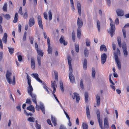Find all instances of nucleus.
I'll use <instances>...</instances> for the list:
<instances>
[{"mask_svg":"<svg viewBox=\"0 0 129 129\" xmlns=\"http://www.w3.org/2000/svg\"><path fill=\"white\" fill-rule=\"evenodd\" d=\"M122 48L124 55L125 57H126L128 53L126 50V46L125 43L124 42L123 43Z\"/></svg>","mask_w":129,"mask_h":129,"instance_id":"6e6552de","label":"nucleus"},{"mask_svg":"<svg viewBox=\"0 0 129 129\" xmlns=\"http://www.w3.org/2000/svg\"><path fill=\"white\" fill-rule=\"evenodd\" d=\"M51 120L52 123L55 126H56L57 125L56 119L54 117H51Z\"/></svg>","mask_w":129,"mask_h":129,"instance_id":"c756f323","label":"nucleus"},{"mask_svg":"<svg viewBox=\"0 0 129 129\" xmlns=\"http://www.w3.org/2000/svg\"><path fill=\"white\" fill-rule=\"evenodd\" d=\"M97 23V27L98 31L100 32V23L99 20H98Z\"/></svg>","mask_w":129,"mask_h":129,"instance_id":"4c0bfd02","label":"nucleus"},{"mask_svg":"<svg viewBox=\"0 0 129 129\" xmlns=\"http://www.w3.org/2000/svg\"><path fill=\"white\" fill-rule=\"evenodd\" d=\"M117 15L119 16H122L123 15L124 13L123 11L120 9H117L116 11Z\"/></svg>","mask_w":129,"mask_h":129,"instance_id":"4468645a","label":"nucleus"},{"mask_svg":"<svg viewBox=\"0 0 129 129\" xmlns=\"http://www.w3.org/2000/svg\"><path fill=\"white\" fill-rule=\"evenodd\" d=\"M96 105L97 106L99 107V106L100 104L101 98L100 96L98 94L96 96Z\"/></svg>","mask_w":129,"mask_h":129,"instance_id":"f3484780","label":"nucleus"},{"mask_svg":"<svg viewBox=\"0 0 129 129\" xmlns=\"http://www.w3.org/2000/svg\"><path fill=\"white\" fill-rule=\"evenodd\" d=\"M87 60L85 58L84 60L83 63V68L84 70L87 69Z\"/></svg>","mask_w":129,"mask_h":129,"instance_id":"c85d7f7f","label":"nucleus"},{"mask_svg":"<svg viewBox=\"0 0 129 129\" xmlns=\"http://www.w3.org/2000/svg\"><path fill=\"white\" fill-rule=\"evenodd\" d=\"M38 23L40 28L43 29V27L42 24V22L41 16L38 15Z\"/></svg>","mask_w":129,"mask_h":129,"instance_id":"1a4fd4ad","label":"nucleus"},{"mask_svg":"<svg viewBox=\"0 0 129 129\" xmlns=\"http://www.w3.org/2000/svg\"><path fill=\"white\" fill-rule=\"evenodd\" d=\"M37 58L38 64L39 66H40L41 65V57L40 56H38Z\"/></svg>","mask_w":129,"mask_h":129,"instance_id":"09e8293b","label":"nucleus"},{"mask_svg":"<svg viewBox=\"0 0 129 129\" xmlns=\"http://www.w3.org/2000/svg\"><path fill=\"white\" fill-rule=\"evenodd\" d=\"M95 71L94 68H92V76L93 78H94L95 77Z\"/></svg>","mask_w":129,"mask_h":129,"instance_id":"79ce46f5","label":"nucleus"},{"mask_svg":"<svg viewBox=\"0 0 129 129\" xmlns=\"http://www.w3.org/2000/svg\"><path fill=\"white\" fill-rule=\"evenodd\" d=\"M18 13L22 15L23 14L22 12V7H20L19 10L18 11Z\"/></svg>","mask_w":129,"mask_h":129,"instance_id":"5fc2aeb1","label":"nucleus"},{"mask_svg":"<svg viewBox=\"0 0 129 129\" xmlns=\"http://www.w3.org/2000/svg\"><path fill=\"white\" fill-rule=\"evenodd\" d=\"M21 26L20 24L18 25V32L20 33L21 31Z\"/></svg>","mask_w":129,"mask_h":129,"instance_id":"774afa93","label":"nucleus"},{"mask_svg":"<svg viewBox=\"0 0 129 129\" xmlns=\"http://www.w3.org/2000/svg\"><path fill=\"white\" fill-rule=\"evenodd\" d=\"M29 40L31 44H33V43L34 38L33 37H31L29 38Z\"/></svg>","mask_w":129,"mask_h":129,"instance_id":"052dcab7","label":"nucleus"},{"mask_svg":"<svg viewBox=\"0 0 129 129\" xmlns=\"http://www.w3.org/2000/svg\"><path fill=\"white\" fill-rule=\"evenodd\" d=\"M5 17L6 18L7 20L10 19L11 17L10 15L8 14H6L5 15Z\"/></svg>","mask_w":129,"mask_h":129,"instance_id":"13d9d810","label":"nucleus"},{"mask_svg":"<svg viewBox=\"0 0 129 129\" xmlns=\"http://www.w3.org/2000/svg\"><path fill=\"white\" fill-rule=\"evenodd\" d=\"M23 18L25 19H27L28 17V15L27 12H25L23 15Z\"/></svg>","mask_w":129,"mask_h":129,"instance_id":"603ef678","label":"nucleus"},{"mask_svg":"<svg viewBox=\"0 0 129 129\" xmlns=\"http://www.w3.org/2000/svg\"><path fill=\"white\" fill-rule=\"evenodd\" d=\"M83 25V22L81 19L78 18L77 20V25L78 27V29H80L82 26Z\"/></svg>","mask_w":129,"mask_h":129,"instance_id":"ddd939ff","label":"nucleus"},{"mask_svg":"<svg viewBox=\"0 0 129 129\" xmlns=\"http://www.w3.org/2000/svg\"><path fill=\"white\" fill-rule=\"evenodd\" d=\"M71 58L69 55L68 56V64L69 66V70L70 72L69 74V77L70 82L72 83L75 82V77L72 74L73 69L71 65Z\"/></svg>","mask_w":129,"mask_h":129,"instance_id":"f257e3e1","label":"nucleus"},{"mask_svg":"<svg viewBox=\"0 0 129 129\" xmlns=\"http://www.w3.org/2000/svg\"><path fill=\"white\" fill-rule=\"evenodd\" d=\"M16 108H17L18 110L20 111H21V109L20 108V106L19 105L18 106H17L16 107Z\"/></svg>","mask_w":129,"mask_h":129,"instance_id":"338daca9","label":"nucleus"},{"mask_svg":"<svg viewBox=\"0 0 129 129\" xmlns=\"http://www.w3.org/2000/svg\"><path fill=\"white\" fill-rule=\"evenodd\" d=\"M47 44L48 46L47 50L48 53L52 54V48L50 47V41L49 37L47 38Z\"/></svg>","mask_w":129,"mask_h":129,"instance_id":"39448f33","label":"nucleus"},{"mask_svg":"<svg viewBox=\"0 0 129 129\" xmlns=\"http://www.w3.org/2000/svg\"><path fill=\"white\" fill-rule=\"evenodd\" d=\"M75 48L76 51L78 52L79 51V46L78 44H76L75 45Z\"/></svg>","mask_w":129,"mask_h":129,"instance_id":"de8ad7c7","label":"nucleus"},{"mask_svg":"<svg viewBox=\"0 0 129 129\" xmlns=\"http://www.w3.org/2000/svg\"><path fill=\"white\" fill-rule=\"evenodd\" d=\"M48 15L49 20H51L52 19V15L50 10H49L48 12Z\"/></svg>","mask_w":129,"mask_h":129,"instance_id":"49530a36","label":"nucleus"},{"mask_svg":"<svg viewBox=\"0 0 129 129\" xmlns=\"http://www.w3.org/2000/svg\"><path fill=\"white\" fill-rule=\"evenodd\" d=\"M27 74V79L28 80V86H31V80L30 79L29 77V76H28V75Z\"/></svg>","mask_w":129,"mask_h":129,"instance_id":"37998d69","label":"nucleus"},{"mask_svg":"<svg viewBox=\"0 0 129 129\" xmlns=\"http://www.w3.org/2000/svg\"><path fill=\"white\" fill-rule=\"evenodd\" d=\"M90 42L89 40L88 39H86V44L87 46H89L90 45Z\"/></svg>","mask_w":129,"mask_h":129,"instance_id":"c03bdc74","label":"nucleus"},{"mask_svg":"<svg viewBox=\"0 0 129 129\" xmlns=\"http://www.w3.org/2000/svg\"><path fill=\"white\" fill-rule=\"evenodd\" d=\"M85 101V102L87 103L88 102V94L87 92H85L84 93Z\"/></svg>","mask_w":129,"mask_h":129,"instance_id":"393cba45","label":"nucleus"},{"mask_svg":"<svg viewBox=\"0 0 129 129\" xmlns=\"http://www.w3.org/2000/svg\"><path fill=\"white\" fill-rule=\"evenodd\" d=\"M115 23L116 25H118L119 23V19L118 18H117L115 21Z\"/></svg>","mask_w":129,"mask_h":129,"instance_id":"680f3d73","label":"nucleus"},{"mask_svg":"<svg viewBox=\"0 0 129 129\" xmlns=\"http://www.w3.org/2000/svg\"><path fill=\"white\" fill-rule=\"evenodd\" d=\"M47 123H48V124H49V125H51V126H53V125L52 123H51V121L49 119H48L47 120Z\"/></svg>","mask_w":129,"mask_h":129,"instance_id":"e2e57ef3","label":"nucleus"},{"mask_svg":"<svg viewBox=\"0 0 129 129\" xmlns=\"http://www.w3.org/2000/svg\"><path fill=\"white\" fill-rule=\"evenodd\" d=\"M77 9L78 13L79 15L80 16L81 15V4L79 3L77 4Z\"/></svg>","mask_w":129,"mask_h":129,"instance_id":"aec40b11","label":"nucleus"},{"mask_svg":"<svg viewBox=\"0 0 129 129\" xmlns=\"http://www.w3.org/2000/svg\"><path fill=\"white\" fill-rule=\"evenodd\" d=\"M12 75V73L9 70L7 71L6 73V78L7 81L9 83V84H12L14 85L15 84V76H13V80L12 82V79L10 76Z\"/></svg>","mask_w":129,"mask_h":129,"instance_id":"f03ea898","label":"nucleus"},{"mask_svg":"<svg viewBox=\"0 0 129 129\" xmlns=\"http://www.w3.org/2000/svg\"><path fill=\"white\" fill-rule=\"evenodd\" d=\"M18 18V16L17 13H15L14 19L13 20V22L14 23H16L17 22Z\"/></svg>","mask_w":129,"mask_h":129,"instance_id":"bb28decb","label":"nucleus"},{"mask_svg":"<svg viewBox=\"0 0 129 129\" xmlns=\"http://www.w3.org/2000/svg\"><path fill=\"white\" fill-rule=\"evenodd\" d=\"M42 110L44 114H45V110L44 107L43 105H41L40 106V108Z\"/></svg>","mask_w":129,"mask_h":129,"instance_id":"a19ab883","label":"nucleus"},{"mask_svg":"<svg viewBox=\"0 0 129 129\" xmlns=\"http://www.w3.org/2000/svg\"><path fill=\"white\" fill-rule=\"evenodd\" d=\"M7 34L6 33H4L3 37L2 39V40L4 43L5 44H6L7 43Z\"/></svg>","mask_w":129,"mask_h":129,"instance_id":"4be33fe9","label":"nucleus"},{"mask_svg":"<svg viewBox=\"0 0 129 129\" xmlns=\"http://www.w3.org/2000/svg\"><path fill=\"white\" fill-rule=\"evenodd\" d=\"M80 86L82 89H83L84 87L83 84V80L82 79H81L80 80Z\"/></svg>","mask_w":129,"mask_h":129,"instance_id":"4d7b16f0","label":"nucleus"},{"mask_svg":"<svg viewBox=\"0 0 129 129\" xmlns=\"http://www.w3.org/2000/svg\"><path fill=\"white\" fill-rule=\"evenodd\" d=\"M86 115L87 118L89 119L90 118V111L89 107V106L88 105L86 106Z\"/></svg>","mask_w":129,"mask_h":129,"instance_id":"a211bd4d","label":"nucleus"},{"mask_svg":"<svg viewBox=\"0 0 129 129\" xmlns=\"http://www.w3.org/2000/svg\"><path fill=\"white\" fill-rule=\"evenodd\" d=\"M54 72L55 75V80H58V76L57 72L55 71H54Z\"/></svg>","mask_w":129,"mask_h":129,"instance_id":"3c124183","label":"nucleus"},{"mask_svg":"<svg viewBox=\"0 0 129 129\" xmlns=\"http://www.w3.org/2000/svg\"><path fill=\"white\" fill-rule=\"evenodd\" d=\"M38 54L40 56L42 57L44 54L43 52L40 49H38L37 50Z\"/></svg>","mask_w":129,"mask_h":129,"instance_id":"cd10ccee","label":"nucleus"},{"mask_svg":"<svg viewBox=\"0 0 129 129\" xmlns=\"http://www.w3.org/2000/svg\"><path fill=\"white\" fill-rule=\"evenodd\" d=\"M34 77L40 83L42 82V81L38 77L39 75L37 73H33L32 74Z\"/></svg>","mask_w":129,"mask_h":129,"instance_id":"6ab92c4d","label":"nucleus"},{"mask_svg":"<svg viewBox=\"0 0 129 129\" xmlns=\"http://www.w3.org/2000/svg\"><path fill=\"white\" fill-rule=\"evenodd\" d=\"M74 95L72 96L73 99H74L76 98V101L78 103L79 101L80 98L79 94L76 92H74L73 93Z\"/></svg>","mask_w":129,"mask_h":129,"instance_id":"9d476101","label":"nucleus"},{"mask_svg":"<svg viewBox=\"0 0 129 129\" xmlns=\"http://www.w3.org/2000/svg\"><path fill=\"white\" fill-rule=\"evenodd\" d=\"M64 39V37L63 36H62L60 38L59 41L61 44H62L64 45H66L67 44V42H65Z\"/></svg>","mask_w":129,"mask_h":129,"instance_id":"dca6fc26","label":"nucleus"},{"mask_svg":"<svg viewBox=\"0 0 129 129\" xmlns=\"http://www.w3.org/2000/svg\"><path fill=\"white\" fill-rule=\"evenodd\" d=\"M103 50L105 52H106L107 51V49L105 45H102L100 46V51H102Z\"/></svg>","mask_w":129,"mask_h":129,"instance_id":"b1692460","label":"nucleus"},{"mask_svg":"<svg viewBox=\"0 0 129 129\" xmlns=\"http://www.w3.org/2000/svg\"><path fill=\"white\" fill-rule=\"evenodd\" d=\"M82 126L83 129H88V125L86 123L83 122Z\"/></svg>","mask_w":129,"mask_h":129,"instance_id":"2f4dec72","label":"nucleus"},{"mask_svg":"<svg viewBox=\"0 0 129 129\" xmlns=\"http://www.w3.org/2000/svg\"><path fill=\"white\" fill-rule=\"evenodd\" d=\"M31 101L30 99L27 98V99L25 103L31 105Z\"/></svg>","mask_w":129,"mask_h":129,"instance_id":"8fccbe9b","label":"nucleus"},{"mask_svg":"<svg viewBox=\"0 0 129 129\" xmlns=\"http://www.w3.org/2000/svg\"><path fill=\"white\" fill-rule=\"evenodd\" d=\"M35 23V21L33 17H30L29 19L28 24L30 27L33 26Z\"/></svg>","mask_w":129,"mask_h":129,"instance_id":"f8f14e48","label":"nucleus"},{"mask_svg":"<svg viewBox=\"0 0 129 129\" xmlns=\"http://www.w3.org/2000/svg\"><path fill=\"white\" fill-rule=\"evenodd\" d=\"M109 19L110 21V31H108V33L110 34L111 36L112 37L115 34V24H113L111 18H110Z\"/></svg>","mask_w":129,"mask_h":129,"instance_id":"7ed1b4c3","label":"nucleus"},{"mask_svg":"<svg viewBox=\"0 0 129 129\" xmlns=\"http://www.w3.org/2000/svg\"><path fill=\"white\" fill-rule=\"evenodd\" d=\"M81 30L80 29H77V37L78 38L80 39Z\"/></svg>","mask_w":129,"mask_h":129,"instance_id":"7c9ffc66","label":"nucleus"},{"mask_svg":"<svg viewBox=\"0 0 129 129\" xmlns=\"http://www.w3.org/2000/svg\"><path fill=\"white\" fill-rule=\"evenodd\" d=\"M117 41L118 43L119 46L121 47L122 46L120 38L119 37H118L117 38Z\"/></svg>","mask_w":129,"mask_h":129,"instance_id":"473e14b6","label":"nucleus"},{"mask_svg":"<svg viewBox=\"0 0 129 129\" xmlns=\"http://www.w3.org/2000/svg\"><path fill=\"white\" fill-rule=\"evenodd\" d=\"M33 91V89L32 86H28L27 88V92L28 94H30L32 93Z\"/></svg>","mask_w":129,"mask_h":129,"instance_id":"412c9836","label":"nucleus"},{"mask_svg":"<svg viewBox=\"0 0 129 129\" xmlns=\"http://www.w3.org/2000/svg\"><path fill=\"white\" fill-rule=\"evenodd\" d=\"M27 110L31 111L33 112H35V108L34 106L32 105H30L27 107Z\"/></svg>","mask_w":129,"mask_h":129,"instance_id":"a878e982","label":"nucleus"},{"mask_svg":"<svg viewBox=\"0 0 129 129\" xmlns=\"http://www.w3.org/2000/svg\"><path fill=\"white\" fill-rule=\"evenodd\" d=\"M101 63L102 64H104L105 62L106 58H107V55L105 53H103L101 56Z\"/></svg>","mask_w":129,"mask_h":129,"instance_id":"9b49d317","label":"nucleus"},{"mask_svg":"<svg viewBox=\"0 0 129 129\" xmlns=\"http://www.w3.org/2000/svg\"><path fill=\"white\" fill-rule=\"evenodd\" d=\"M27 120L29 122H34L35 120V119L32 117H30L27 119Z\"/></svg>","mask_w":129,"mask_h":129,"instance_id":"a18cd8bd","label":"nucleus"},{"mask_svg":"<svg viewBox=\"0 0 129 129\" xmlns=\"http://www.w3.org/2000/svg\"><path fill=\"white\" fill-rule=\"evenodd\" d=\"M26 32H25L23 37V41H25L26 40Z\"/></svg>","mask_w":129,"mask_h":129,"instance_id":"6e6d98bb","label":"nucleus"},{"mask_svg":"<svg viewBox=\"0 0 129 129\" xmlns=\"http://www.w3.org/2000/svg\"><path fill=\"white\" fill-rule=\"evenodd\" d=\"M36 125L35 126L37 129H40L41 128V125L40 124H39L38 123V121L36 120L35 121Z\"/></svg>","mask_w":129,"mask_h":129,"instance_id":"c9c22d12","label":"nucleus"},{"mask_svg":"<svg viewBox=\"0 0 129 129\" xmlns=\"http://www.w3.org/2000/svg\"><path fill=\"white\" fill-rule=\"evenodd\" d=\"M106 2L107 5L109 6H110L111 4V1L110 0H106Z\"/></svg>","mask_w":129,"mask_h":129,"instance_id":"69168bd1","label":"nucleus"},{"mask_svg":"<svg viewBox=\"0 0 129 129\" xmlns=\"http://www.w3.org/2000/svg\"><path fill=\"white\" fill-rule=\"evenodd\" d=\"M31 97L32 100L33 102L36 104H37V96L35 94H33V93L29 94Z\"/></svg>","mask_w":129,"mask_h":129,"instance_id":"2eb2a0df","label":"nucleus"},{"mask_svg":"<svg viewBox=\"0 0 129 129\" xmlns=\"http://www.w3.org/2000/svg\"><path fill=\"white\" fill-rule=\"evenodd\" d=\"M84 53L85 56L86 57H88L89 53L88 52V50L86 49V48L85 49H84Z\"/></svg>","mask_w":129,"mask_h":129,"instance_id":"72a5a7b5","label":"nucleus"},{"mask_svg":"<svg viewBox=\"0 0 129 129\" xmlns=\"http://www.w3.org/2000/svg\"><path fill=\"white\" fill-rule=\"evenodd\" d=\"M35 63L34 59V58H31V68L33 69H35Z\"/></svg>","mask_w":129,"mask_h":129,"instance_id":"5701e85b","label":"nucleus"},{"mask_svg":"<svg viewBox=\"0 0 129 129\" xmlns=\"http://www.w3.org/2000/svg\"><path fill=\"white\" fill-rule=\"evenodd\" d=\"M7 4L6 3H5L3 8V9L4 11H7Z\"/></svg>","mask_w":129,"mask_h":129,"instance_id":"f704fd0d","label":"nucleus"},{"mask_svg":"<svg viewBox=\"0 0 129 129\" xmlns=\"http://www.w3.org/2000/svg\"><path fill=\"white\" fill-rule=\"evenodd\" d=\"M104 128L108 129L109 128V123L108 119L107 117H105L104 119Z\"/></svg>","mask_w":129,"mask_h":129,"instance_id":"423d86ee","label":"nucleus"},{"mask_svg":"<svg viewBox=\"0 0 129 129\" xmlns=\"http://www.w3.org/2000/svg\"><path fill=\"white\" fill-rule=\"evenodd\" d=\"M8 49L9 51L10 54H12L13 53L14 49L13 48H10L9 47H8Z\"/></svg>","mask_w":129,"mask_h":129,"instance_id":"e433bc0d","label":"nucleus"},{"mask_svg":"<svg viewBox=\"0 0 129 129\" xmlns=\"http://www.w3.org/2000/svg\"><path fill=\"white\" fill-rule=\"evenodd\" d=\"M51 87L52 88H55V86H56V82L55 81H51Z\"/></svg>","mask_w":129,"mask_h":129,"instance_id":"ea45409f","label":"nucleus"},{"mask_svg":"<svg viewBox=\"0 0 129 129\" xmlns=\"http://www.w3.org/2000/svg\"><path fill=\"white\" fill-rule=\"evenodd\" d=\"M72 40L74 42L75 41V33L74 31H73L72 33Z\"/></svg>","mask_w":129,"mask_h":129,"instance_id":"58836bf2","label":"nucleus"},{"mask_svg":"<svg viewBox=\"0 0 129 129\" xmlns=\"http://www.w3.org/2000/svg\"><path fill=\"white\" fill-rule=\"evenodd\" d=\"M96 114L98 121L100 127L101 128V129H104V128L103 127V121L102 119H101L100 113L99 110H97Z\"/></svg>","mask_w":129,"mask_h":129,"instance_id":"20e7f679","label":"nucleus"},{"mask_svg":"<svg viewBox=\"0 0 129 129\" xmlns=\"http://www.w3.org/2000/svg\"><path fill=\"white\" fill-rule=\"evenodd\" d=\"M0 48L1 49H3V45L1 39H0Z\"/></svg>","mask_w":129,"mask_h":129,"instance_id":"0e129e2a","label":"nucleus"},{"mask_svg":"<svg viewBox=\"0 0 129 129\" xmlns=\"http://www.w3.org/2000/svg\"><path fill=\"white\" fill-rule=\"evenodd\" d=\"M115 59L117 64L118 68L119 69H121V64L120 61L119 60L118 58L117 54L115 53L114 55Z\"/></svg>","mask_w":129,"mask_h":129,"instance_id":"0eeeda50","label":"nucleus"},{"mask_svg":"<svg viewBox=\"0 0 129 129\" xmlns=\"http://www.w3.org/2000/svg\"><path fill=\"white\" fill-rule=\"evenodd\" d=\"M18 60L19 61H21L22 60V56L21 55H18Z\"/></svg>","mask_w":129,"mask_h":129,"instance_id":"bf43d9fd","label":"nucleus"},{"mask_svg":"<svg viewBox=\"0 0 129 129\" xmlns=\"http://www.w3.org/2000/svg\"><path fill=\"white\" fill-rule=\"evenodd\" d=\"M122 31L123 32V35L124 37L125 38L126 37V32L125 30L123 29H122Z\"/></svg>","mask_w":129,"mask_h":129,"instance_id":"864d4df0","label":"nucleus"}]
</instances>
